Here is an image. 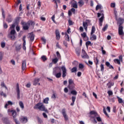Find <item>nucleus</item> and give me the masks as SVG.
<instances>
[{
  "label": "nucleus",
  "instance_id": "obj_38",
  "mask_svg": "<svg viewBox=\"0 0 124 124\" xmlns=\"http://www.w3.org/2000/svg\"><path fill=\"white\" fill-rule=\"evenodd\" d=\"M71 72H72V73L77 72V67H74L72 68L71 69Z\"/></svg>",
  "mask_w": 124,
  "mask_h": 124
},
{
  "label": "nucleus",
  "instance_id": "obj_61",
  "mask_svg": "<svg viewBox=\"0 0 124 124\" xmlns=\"http://www.w3.org/2000/svg\"><path fill=\"white\" fill-rule=\"evenodd\" d=\"M41 40H42L43 42H44L43 44H46V39H45V38L42 37L41 38Z\"/></svg>",
  "mask_w": 124,
  "mask_h": 124
},
{
  "label": "nucleus",
  "instance_id": "obj_26",
  "mask_svg": "<svg viewBox=\"0 0 124 124\" xmlns=\"http://www.w3.org/2000/svg\"><path fill=\"white\" fill-rule=\"evenodd\" d=\"M59 59L57 58H54L52 59V63H54V64H56L58 62H59Z\"/></svg>",
  "mask_w": 124,
  "mask_h": 124
},
{
  "label": "nucleus",
  "instance_id": "obj_40",
  "mask_svg": "<svg viewBox=\"0 0 124 124\" xmlns=\"http://www.w3.org/2000/svg\"><path fill=\"white\" fill-rule=\"evenodd\" d=\"M71 94H73V95H77V91L76 90H73L71 92Z\"/></svg>",
  "mask_w": 124,
  "mask_h": 124
},
{
  "label": "nucleus",
  "instance_id": "obj_6",
  "mask_svg": "<svg viewBox=\"0 0 124 124\" xmlns=\"http://www.w3.org/2000/svg\"><path fill=\"white\" fill-rule=\"evenodd\" d=\"M61 69L62 70V78H64L67 75V70H66V68H65V66H62L61 67Z\"/></svg>",
  "mask_w": 124,
  "mask_h": 124
},
{
  "label": "nucleus",
  "instance_id": "obj_34",
  "mask_svg": "<svg viewBox=\"0 0 124 124\" xmlns=\"http://www.w3.org/2000/svg\"><path fill=\"white\" fill-rule=\"evenodd\" d=\"M0 86L2 88H5L6 90H7V87L5 86V84L4 83V82L3 81L1 82Z\"/></svg>",
  "mask_w": 124,
  "mask_h": 124
},
{
  "label": "nucleus",
  "instance_id": "obj_12",
  "mask_svg": "<svg viewBox=\"0 0 124 124\" xmlns=\"http://www.w3.org/2000/svg\"><path fill=\"white\" fill-rule=\"evenodd\" d=\"M8 112L9 113H9H12V115L13 116L14 119H15V118H16L17 113H16V111H15V110H11L10 109H8Z\"/></svg>",
  "mask_w": 124,
  "mask_h": 124
},
{
  "label": "nucleus",
  "instance_id": "obj_35",
  "mask_svg": "<svg viewBox=\"0 0 124 124\" xmlns=\"http://www.w3.org/2000/svg\"><path fill=\"white\" fill-rule=\"evenodd\" d=\"M56 55L57 57V59L61 60L62 59V56H61V54H60V52L59 51L56 52Z\"/></svg>",
  "mask_w": 124,
  "mask_h": 124
},
{
  "label": "nucleus",
  "instance_id": "obj_55",
  "mask_svg": "<svg viewBox=\"0 0 124 124\" xmlns=\"http://www.w3.org/2000/svg\"><path fill=\"white\" fill-rule=\"evenodd\" d=\"M3 58V55L2 52H0V61H2V58Z\"/></svg>",
  "mask_w": 124,
  "mask_h": 124
},
{
  "label": "nucleus",
  "instance_id": "obj_10",
  "mask_svg": "<svg viewBox=\"0 0 124 124\" xmlns=\"http://www.w3.org/2000/svg\"><path fill=\"white\" fill-rule=\"evenodd\" d=\"M16 91L17 94V99H20V87L19 83L16 84Z\"/></svg>",
  "mask_w": 124,
  "mask_h": 124
},
{
  "label": "nucleus",
  "instance_id": "obj_3",
  "mask_svg": "<svg viewBox=\"0 0 124 124\" xmlns=\"http://www.w3.org/2000/svg\"><path fill=\"white\" fill-rule=\"evenodd\" d=\"M68 88L69 90L75 89V83H74V81L72 79H69L68 80Z\"/></svg>",
  "mask_w": 124,
  "mask_h": 124
},
{
  "label": "nucleus",
  "instance_id": "obj_36",
  "mask_svg": "<svg viewBox=\"0 0 124 124\" xmlns=\"http://www.w3.org/2000/svg\"><path fill=\"white\" fill-rule=\"evenodd\" d=\"M95 31V27L94 26H93L91 30V34H93V33Z\"/></svg>",
  "mask_w": 124,
  "mask_h": 124
},
{
  "label": "nucleus",
  "instance_id": "obj_31",
  "mask_svg": "<svg viewBox=\"0 0 124 124\" xmlns=\"http://www.w3.org/2000/svg\"><path fill=\"white\" fill-rule=\"evenodd\" d=\"M53 2L56 3L57 7H58V3H61V0H53Z\"/></svg>",
  "mask_w": 124,
  "mask_h": 124
},
{
  "label": "nucleus",
  "instance_id": "obj_49",
  "mask_svg": "<svg viewBox=\"0 0 124 124\" xmlns=\"http://www.w3.org/2000/svg\"><path fill=\"white\" fill-rule=\"evenodd\" d=\"M112 111L113 113H116L117 112V106H114L113 108Z\"/></svg>",
  "mask_w": 124,
  "mask_h": 124
},
{
  "label": "nucleus",
  "instance_id": "obj_23",
  "mask_svg": "<svg viewBox=\"0 0 124 124\" xmlns=\"http://www.w3.org/2000/svg\"><path fill=\"white\" fill-rule=\"evenodd\" d=\"M31 41L32 42L34 40V34L32 33H31L29 35Z\"/></svg>",
  "mask_w": 124,
  "mask_h": 124
},
{
  "label": "nucleus",
  "instance_id": "obj_18",
  "mask_svg": "<svg viewBox=\"0 0 124 124\" xmlns=\"http://www.w3.org/2000/svg\"><path fill=\"white\" fill-rule=\"evenodd\" d=\"M90 40L94 41L96 40V35L93 34H91Z\"/></svg>",
  "mask_w": 124,
  "mask_h": 124
},
{
  "label": "nucleus",
  "instance_id": "obj_54",
  "mask_svg": "<svg viewBox=\"0 0 124 124\" xmlns=\"http://www.w3.org/2000/svg\"><path fill=\"white\" fill-rule=\"evenodd\" d=\"M56 47L58 49H62V46L60 45V44H59V43H56Z\"/></svg>",
  "mask_w": 124,
  "mask_h": 124
},
{
  "label": "nucleus",
  "instance_id": "obj_50",
  "mask_svg": "<svg viewBox=\"0 0 124 124\" xmlns=\"http://www.w3.org/2000/svg\"><path fill=\"white\" fill-rule=\"evenodd\" d=\"M19 21H20V17H17L15 20V23L16 24H18V23H19Z\"/></svg>",
  "mask_w": 124,
  "mask_h": 124
},
{
  "label": "nucleus",
  "instance_id": "obj_16",
  "mask_svg": "<svg viewBox=\"0 0 124 124\" xmlns=\"http://www.w3.org/2000/svg\"><path fill=\"white\" fill-rule=\"evenodd\" d=\"M23 43L22 48H23V50H26V36H23Z\"/></svg>",
  "mask_w": 124,
  "mask_h": 124
},
{
  "label": "nucleus",
  "instance_id": "obj_29",
  "mask_svg": "<svg viewBox=\"0 0 124 124\" xmlns=\"http://www.w3.org/2000/svg\"><path fill=\"white\" fill-rule=\"evenodd\" d=\"M104 15L102 14V16L99 19V22H100L101 23H103V20H104Z\"/></svg>",
  "mask_w": 124,
  "mask_h": 124
},
{
  "label": "nucleus",
  "instance_id": "obj_17",
  "mask_svg": "<svg viewBox=\"0 0 124 124\" xmlns=\"http://www.w3.org/2000/svg\"><path fill=\"white\" fill-rule=\"evenodd\" d=\"M85 45L86 46L87 49H89V46H93V43L90 41H88L86 42Z\"/></svg>",
  "mask_w": 124,
  "mask_h": 124
},
{
  "label": "nucleus",
  "instance_id": "obj_48",
  "mask_svg": "<svg viewBox=\"0 0 124 124\" xmlns=\"http://www.w3.org/2000/svg\"><path fill=\"white\" fill-rule=\"evenodd\" d=\"M0 95L3 96V97H6V94L3 93V92H1L0 93Z\"/></svg>",
  "mask_w": 124,
  "mask_h": 124
},
{
  "label": "nucleus",
  "instance_id": "obj_33",
  "mask_svg": "<svg viewBox=\"0 0 124 124\" xmlns=\"http://www.w3.org/2000/svg\"><path fill=\"white\" fill-rule=\"evenodd\" d=\"M65 37L66 38V40L67 41H69L70 39H69V35H68V34H67V32H65Z\"/></svg>",
  "mask_w": 124,
  "mask_h": 124
},
{
  "label": "nucleus",
  "instance_id": "obj_44",
  "mask_svg": "<svg viewBox=\"0 0 124 124\" xmlns=\"http://www.w3.org/2000/svg\"><path fill=\"white\" fill-rule=\"evenodd\" d=\"M114 62H115V63H118V64H121V61H120L118 59H114Z\"/></svg>",
  "mask_w": 124,
  "mask_h": 124
},
{
  "label": "nucleus",
  "instance_id": "obj_19",
  "mask_svg": "<svg viewBox=\"0 0 124 124\" xmlns=\"http://www.w3.org/2000/svg\"><path fill=\"white\" fill-rule=\"evenodd\" d=\"M27 67V65L26 63V61H24L22 62V70H25L26 69V68Z\"/></svg>",
  "mask_w": 124,
  "mask_h": 124
},
{
  "label": "nucleus",
  "instance_id": "obj_59",
  "mask_svg": "<svg viewBox=\"0 0 124 124\" xmlns=\"http://www.w3.org/2000/svg\"><path fill=\"white\" fill-rule=\"evenodd\" d=\"M1 48H4V47H5V43L4 42L1 43Z\"/></svg>",
  "mask_w": 124,
  "mask_h": 124
},
{
  "label": "nucleus",
  "instance_id": "obj_21",
  "mask_svg": "<svg viewBox=\"0 0 124 124\" xmlns=\"http://www.w3.org/2000/svg\"><path fill=\"white\" fill-rule=\"evenodd\" d=\"M118 21L119 23V26H122V25H123V23L124 22V19L122 17H119Z\"/></svg>",
  "mask_w": 124,
  "mask_h": 124
},
{
  "label": "nucleus",
  "instance_id": "obj_5",
  "mask_svg": "<svg viewBox=\"0 0 124 124\" xmlns=\"http://www.w3.org/2000/svg\"><path fill=\"white\" fill-rule=\"evenodd\" d=\"M89 25H91V20L89 19H87L85 22H83V27L85 31H88V27Z\"/></svg>",
  "mask_w": 124,
  "mask_h": 124
},
{
  "label": "nucleus",
  "instance_id": "obj_63",
  "mask_svg": "<svg viewBox=\"0 0 124 124\" xmlns=\"http://www.w3.org/2000/svg\"><path fill=\"white\" fill-rule=\"evenodd\" d=\"M96 120L98 122H101L102 121L101 118H100V117H97Z\"/></svg>",
  "mask_w": 124,
  "mask_h": 124
},
{
  "label": "nucleus",
  "instance_id": "obj_13",
  "mask_svg": "<svg viewBox=\"0 0 124 124\" xmlns=\"http://www.w3.org/2000/svg\"><path fill=\"white\" fill-rule=\"evenodd\" d=\"M53 74L56 77V78H61V76H62V73H61V72L57 73L55 69L53 70Z\"/></svg>",
  "mask_w": 124,
  "mask_h": 124
},
{
  "label": "nucleus",
  "instance_id": "obj_20",
  "mask_svg": "<svg viewBox=\"0 0 124 124\" xmlns=\"http://www.w3.org/2000/svg\"><path fill=\"white\" fill-rule=\"evenodd\" d=\"M106 65L109 68V69H114V67L110 65V62H106Z\"/></svg>",
  "mask_w": 124,
  "mask_h": 124
},
{
  "label": "nucleus",
  "instance_id": "obj_39",
  "mask_svg": "<svg viewBox=\"0 0 124 124\" xmlns=\"http://www.w3.org/2000/svg\"><path fill=\"white\" fill-rule=\"evenodd\" d=\"M94 62L96 63V65H97L99 62V60H98V58L97 57H96L94 59Z\"/></svg>",
  "mask_w": 124,
  "mask_h": 124
},
{
  "label": "nucleus",
  "instance_id": "obj_15",
  "mask_svg": "<svg viewBox=\"0 0 124 124\" xmlns=\"http://www.w3.org/2000/svg\"><path fill=\"white\" fill-rule=\"evenodd\" d=\"M39 81H40V79L38 78H36L34 79L33 81V85H34V86H36V85H39V86H40V83H39L38 82H39Z\"/></svg>",
  "mask_w": 124,
  "mask_h": 124
},
{
  "label": "nucleus",
  "instance_id": "obj_37",
  "mask_svg": "<svg viewBox=\"0 0 124 124\" xmlns=\"http://www.w3.org/2000/svg\"><path fill=\"white\" fill-rule=\"evenodd\" d=\"M90 114L91 115H94L95 117H96V116H97V113H96L94 110L91 111L90 112Z\"/></svg>",
  "mask_w": 124,
  "mask_h": 124
},
{
  "label": "nucleus",
  "instance_id": "obj_2",
  "mask_svg": "<svg viewBox=\"0 0 124 124\" xmlns=\"http://www.w3.org/2000/svg\"><path fill=\"white\" fill-rule=\"evenodd\" d=\"M21 24L23 26V29L24 31H27L30 28V26L33 25L32 21H29L28 22H22Z\"/></svg>",
  "mask_w": 124,
  "mask_h": 124
},
{
  "label": "nucleus",
  "instance_id": "obj_22",
  "mask_svg": "<svg viewBox=\"0 0 124 124\" xmlns=\"http://www.w3.org/2000/svg\"><path fill=\"white\" fill-rule=\"evenodd\" d=\"M72 5L74 8H78V6L77 5V2L75 1L74 0L72 1Z\"/></svg>",
  "mask_w": 124,
  "mask_h": 124
},
{
  "label": "nucleus",
  "instance_id": "obj_14",
  "mask_svg": "<svg viewBox=\"0 0 124 124\" xmlns=\"http://www.w3.org/2000/svg\"><path fill=\"white\" fill-rule=\"evenodd\" d=\"M20 121L22 124H26V123H28V117L25 116L22 117Z\"/></svg>",
  "mask_w": 124,
  "mask_h": 124
},
{
  "label": "nucleus",
  "instance_id": "obj_45",
  "mask_svg": "<svg viewBox=\"0 0 124 124\" xmlns=\"http://www.w3.org/2000/svg\"><path fill=\"white\" fill-rule=\"evenodd\" d=\"M100 67L101 68V71L103 72V71H104V65H103V64H101Z\"/></svg>",
  "mask_w": 124,
  "mask_h": 124
},
{
  "label": "nucleus",
  "instance_id": "obj_46",
  "mask_svg": "<svg viewBox=\"0 0 124 124\" xmlns=\"http://www.w3.org/2000/svg\"><path fill=\"white\" fill-rule=\"evenodd\" d=\"M78 67H79V69H83V68H84V64H83L82 63H79V65H78Z\"/></svg>",
  "mask_w": 124,
  "mask_h": 124
},
{
  "label": "nucleus",
  "instance_id": "obj_4",
  "mask_svg": "<svg viewBox=\"0 0 124 124\" xmlns=\"http://www.w3.org/2000/svg\"><path fill=\"white\" fill-rule=\"evenodd\" d=\"M16 34V31L14 29H12L10 33L8 34V36L12 40H15L16 37L15 35Z\"/></svg>",
  "mask_w": 124,
  "mask_h": 124
},
{
  "label": "nucleus",
  "instance_id": "obj_58",
  "mask_svg": "<svg viewBox=\"0 0 124 124\" xmlns=\"http://www.w3.org/2000/svg\"><path fill=\"white\" fill-rule=\"evenodd\" d=\"M81 36L83 38H85V37L87 36V34L86 33V32H83V33H81Z\"/></svg>",
  "mask_w": 124,
  "mask_h": 124
},
{
  "label": "nucleus",
  "instance_id": "obj_52",
  "mask_svg": "<svg viewBox=\"0 0 124 124\" xmlns=\"http://www.w3.org/2000/svg\"><path fill=\"white\" fill-rule=\"evenodd\" d=\"M108 93L109 96L113 95V91L109 90V91H108Z\"/></svg>",
  "mask_w": 124,
  "mask_h": 124
},
{
  "label": "nucleus",
  "instance_id": "obj_41",
  "mask_svg": "<svg viewBox=\"0 0 124 124\" xmlns=\"http://www.w3.org/2000/svg\"><path fill=\"white\" fill-rule=\"evenodd\" d=\"M117 98L118 99L119 103H123L124 102V101H123V99L120 98V97L117 96Z\"/></svg>",
  "mask_w": 124,
  "mask_h": 124
},
{
  "label": "nucleus",
  "instance_id": "obj_62",
  "mask_svg": "<svg viewBox=\"0 0 124 124\" xmlns=\"http://www.w3.org/2000/svg\"><path fill=\"white\" fill-rule=\"evenodd\" d=\"M8 27V26L7 25V24L6 23H3V28L4 29H7V28Z\"/></svg>",
  "mask_w": 124,
  "mask_h": 124
},
{
  "label": "nucleus",
  "instance_id": "obj_9",
  "mask_svg": "<svg viewBox=\"0 0 124 124\" xmlns=\"http://www.w3.org/2000/svg\"><path fill=\"white\" fill-rule=\"evenodd\" d=\"M124 27L122 26H119L118 29V33L119 35H124Z\"/></svg>",
  "mask_w": 124,
  "mask_h": 124
},
{
  "label": "nucleus",
  "instance_id": "obj_7",
  "mask_svg": "<svg viewBox=\"0 0 124 124\" xmlns=\"http://www.w3.org/2000/svg\"><path fill=\"white\" fill-rule=\"evenodd\" d=\"M62 114L63 115V117L65 121H68V116L66 114V109H65V108H63L62 110Z\"/></svg>",
  "mask_w": 124,
  "mask_h": 124
},
{
  "label": "nucleus",
  "instance_id": "obj_11",
  "mask_svg": "<svg viewBox=\"0 0 124 124\" xmlns=\"http://www.w3.org/2000/svg\"><path fill=\"white\" fill-rule=\"evenodd\" d=\"M55 34L56 40H60V39H61V34H60L59 30H56L55 31Z\"/></svg>",
  "mask_w": 124,
  "mask_h": 124
},
{
  "label": "nucleus",
  "instance_id": "obj_57",
  "mask_svg": "<svg viewBox=\"0 0 124 124\" xmlns=\"http://www.w3.org/2000/svg\"><path fill=\"white\" fill-rule=\"evenodd\" d=\"M75 100H76V97L74 96H72V102H75Z\"/></svg>",
  "mask_w": 124,
  "mask_h": 124
},
{
  "label": "nucleus",
  "instance_id": "obj_8",
  "mask_svg": "<svg viewBox=\"0 0 124 124\" xmlns=\"http://www.w3.org/2000/svg\"><path fill=\"white\" fill-rule=\"evenodd\" d=\"M81 57L83 59H89V55L86 53V51L84 49H82Z\"/></svg>",
  "mask_w": 124,
  "mask_h": 124
},
{
  "label": "nucleus",
  "instance_id": "obj_27",
  "mask_svg": "<svg viewBox=\"0 0 124 124\" xmlns=\"http://www.w3.org/2000/svg\"><path fill=\"white\" fill-rule=\"evenodd\" d=\"M8 105H13V103L11 101H8L7 103L5 105V108H7Z\"/></svg>",
  "mask_w": 124,
  "mask_h": 124
},
{
  "label": "nucleus",
  "instance_id": "obj_56",
  "mask_svg": "<svg viewBox=\"0 0 124 124\" xmlns=\"http://www.w3.org/2000/svg\"><path fill=\"white\" fill-rule=\"evenodd\" d=\"M68 23L69 26H72V25H73V22H72V20L70 19L68 20Z\"/></svg>",
  "mask_w": 124,
  "mask_h": 124
},
{
  "label": "nucleus",
  "instance_id": "obj_42",
  "mask_svg": "<svg viewBox=\"0 0 124 124\" xmlns=\"http://www.w3.org/2000/svg\"><path fill=\"white\" fill-rule=\"evenodd\" d=\"M41 59L44 61L46 62V61H47V58L46 57V56L43 55L41 57Z\"/></svg>",
  "mask_w": 124,
  "mask_h": 124
},
{
  "label": "nucleus",
  "instance_id": "obj_47",
  "mask_svg": "<svg viewBox=\"0 0 124 124\" xmlns=\"http://www.w3.org/2000/svg\"><path fill=\"white\" fill-rule=\"evenodd\" d=\"M78 4L79 6H83V5H84V1H82V0H80L78 2Z\"/></svg>",
  "mask_w": 124,
  "mask_h": 124
},
{
  "label": "nucleus",
  "instance_id": "obj_32",
  "mask_svg": "<svg viewBox=\"0 0 124 124\" xmlns=\"http://www.w3.org/2000/svg\"><path fill=\"white\" fill-rule=\"evenodd\" d=\"M49 101V98L46 97L44 99L43 102L45 103V104H48Z\"/></svg>",
  "mask_w": 124,
  "mask_h": 124
},
{
  "label": "nucleus",
  "instance_id": "obj_30",
  "mask_svg": "<svg viewBox=\"0 0 124 124\" xmlns=\"http://www.w3.org/2000/svg\"><path fill=\"white\" fill-rule=\"evenodd\" d=\"M19 105L20 108H21V109H24V108H25V107L24 106V103H23V102L20 101L19 102Z\"/></svg>",
  "mask_w": 124,
  "mask_h": 124
},
{
  "label": "nucleus",
  "instance_id": "obj_1",
  "mask_svg": "<svg viewBox=\"0 0 124 124\" xmlns=\"http://www.w3.org/2000/svg\"><path fill=\"white\" fill-rule=\"evenodd\" d=\"M34 109H38L40 111H44V112H46V113H48V109L45 108V106H44V104H43L41 102L38 103L37 104L35 105L34 107Z\"/></svg>",
  "mask_w": 124,
  "mask_h": 124
},
{
  "label": "nucleus",
  "instance_id": "obj_51",
  "mask_svg": "<svg viewBox=\"0 0 124 124\" xmlns=\"http://www.w3.org/2000/svg\"><path fill=\"white\" fill-rule=\"evenodd\" d=\"M108 28V25H106L103 28L102 30L103 31H106V30H107V28Z\"/></svg>",
  "mask_w": 124,
  "mask_h": 124
},
{
  "label": "nucleus",
  "instance_id": "obj_64",
  "mask_svg": "<svg viewBox=\"0 0 124 124\" xmlns=\"http://www.w3.org/2000/svg\"><path fill=\"white\" fill-rule=\"evenodd\" d=\"M14 120L16 124H20V123H19V121H18L17 119H16V118H14Z\"/></svg>",
  "mask_w": 124,
  "mask_h": 124
},
{
  "label": "nucleus",
  "instance_id": "obj_25",
  "mask_svg": "<svg viewBox=\"0 0 124 124\" xmlns=\"http://www.w3.org/2000/svg\"><path fill=\"white\" fill-rule=\"evenodd\" d=\"M21 48H22V45L21 44H19L16 46V51H20Z\"/></svg>",
  "mask_w": 124,
  "mask_h": 124
},
{
  "label": "nucleus",
  "instance_id": "obj_43",
  "mask_svg": "<svg viewBox=\"0 0 124 124\" xmlns=\"http://www.w3.org/2000/svg\"><path fill=\"white\" fill-rule=\"evenodd\" d=\"M103 112L105 114V115L108 117V118H109V115H108V114L107 113V112H106V109H105V108H103Z\"/></svg>",
  "mask_w": 124,
  "mask_h": 124
},
{
  "label": "nucleus",
  "instance_id": "obj_53",
  "mask_svg": "<svg viewBox=\"0 0 124 124\" xmlns=\"http://www.w3.org/2000/svg\"><path fill=\"white\" fill-rule=\"evenodd\" d=\"M110 7H112V8H114V7H116V3H110Z\"/></svg>",
  "mask_w": 124,
  "mask_h": 124
},
{
  "label": "nucleus",
  "instance_id": "obj_28",
  "mask_svg": "<svg viewBox=\"0 0 124 124\" xmlns=\"http://www.w3.org/2000/svg\"><path fill=\"white\" fill-rule=\"evenodd\" d=\"M114 85V82H108V83L107 84V86L108 87V89H110L112 86Z\"/></svg>",
  "mask_w": 124,
  "mask_h": 124
},
{
  "label": "nucleus",
  "instance_id": "obj_24",
  "mask_svg": "<svg viewBox=\"0 0 124 124\" xmlns=\"http://www.w3.org/2000/svg\"><path fill=\"white\" fill-rule=\"evenodd\" d=\"M2 121H3V124H10V122H9V121L6 118H2Z\"/></svg>",
  "mask_w": 124,
  "mask_h": 124
},
{
  "label": "nucleus",
  "instance_id": "obj_60",
  "mask_svg": "<svg viewBox=\"0 0 124 124\" xmlns=\"http://www.w3.org/2000/svg\"><path fill=\"white\" fill-rule=\"evenodd\" d=\"M51 20L53 21L54 23H56V20H55V15H53L51 17Z\"/></svg>",
  "mask_w": 124,
  "mask_h": 124
}]
</instances>
